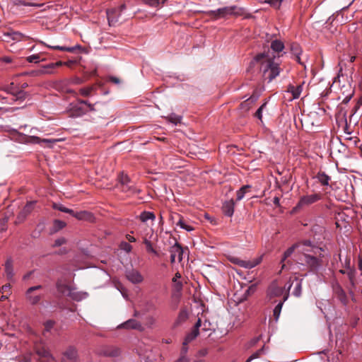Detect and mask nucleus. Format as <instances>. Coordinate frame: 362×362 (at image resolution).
I'll use <instances>...</instances> for the list:
<instances>
[{"instance_id": "5", "label": "nucleus", "mask_w": 362, "mask_h": 362, "mask_svg": "<svg viewBox=\"0 0 362 362\" xmlns=\"http://www.w3.org/2000/svg\"><path fill=\"white\" fill-rule=\"evenodd\" d=\"M0 90H3L11 94L13 96L12 100L13 101L22 102L25 100L28 95L27 92L20 90L19 87L13 82L3 88H1Z\"/></svg>"}, {"instance_id": "36", "label": "nucleus", "mask_w": 362, "mask_h": 362, "mask_svg": "<svg viewBox=\"0 0 362 362\" xmlns=\"http://www.w3.org/2000/svg\"><path fill=\"white\" fill-rule=\"evenodd\" d=\"M290 49L291 53L296 56V55H300L302 54V49L299 44L296 42H293L290 45Z\"/></svg>"}, {"instance_id": "38", "label": "nucleus", "mask_w": 362, "mask_h": 362, "mask_svg": "<svg viewBox=\"0 0 362 362\" xmlns=\"http://www.w3.org/2000/svg\"><path fill=\"white\" fill-rule=\"evenodd\" d=\"M296 248H298L297 243L288 247L284 253L281 262H284L287 258H288L294 252Z\"/></svg>"}, {"instance_id": "54", "label": "nucleus", "mask_w": 362, "mask_h": 362, "mask_svg": "<svg viewBox=\"0 0 362 362\" xmlns=\"http://www.w3.org/2000/svg\"><path fill=\"white\" fill-rule=\"evenodd\" d=\"M0 292L6 293L8 295H11V285L10 284H6L1 286L0 289Z\"/></svg>"}, {"instance_id": "49", "label": "nucleus", "mask_w": 362, "mask_h": 362, "mask_svg": "<svg viewBox=\"0 0 362 362\" xmlns=\"http://www.w3.org/2000/svg\"><path fill=\"white\" fill-rule=\"evenodd\" d=\"M79 104H81V105H84V107L88 109V112L95 110L93 105L89 103L87 100H80Z\"/></svg>"}, {"instance_id": "46", "label": "nucleus", "mask_w": 362, "mask_h": 362, "mask_svg": "<svg viewBox=\"0 0 362 362\" xmlns=\"http://www.w3.org/2000/svg\"><path fill=\"white\" fill-rule=\"evenodd\" d=\"M144 243V244L146 245V249L147 252L153 253V254H155L156 255H158L156 250H154V248L153 247V245H152V244H151L150 240H148L147 239H145Z\"/></svg>"}, {"instance_id": "51", "label": "nucleus", "mask_w": 362, "mask_h": 362, "mask_svg": "<svg viewBox=\"0 0 362 362\" xmlns=\"http://www.w3.org/2000/svg\"><path fill=\"white\" fill-rule=\"evenodd\" d=\"M266 105L267 103H263L255 112V117L260 120L262 118V110L265 108Z\"/></svg>"}, {"instance_id": "14", "label": "nucleus", "mask_w": 362, "mask_h": 362, "mask_svg": "<svg viewBox=\"0 0 362 362\" xmlns=\"http://www.w3.org/2000/svg\"><path fill=\"white\" fill-rule=\"evenodd\" d=\"M62 362H78L77 351L74 347H69L64 353Z\"/></svg>"}, {"instance_id": "9", "label": "nucleus", "mask_w": 362, "mask_h": 362, "mask_svg": "<svg viewBox=\"0 0 362 362\" xmlns=\"http://www.w3.org/2000/svg\"><path fill=\"white\" fill-rule=\"evenodd\" d=\"M332 287L334 292V294L337 298V299L344 305H346L348 303V298L347 296L343 289V288L341 286V285L339 284L337 281H334L332 283Z\"/></svg>"}, {"instance_id": "6", "label": "nucleus", "mask_w": 362, "mask_h": 362, "mask_svg": "<svg viewBox=\"0 0 362 362\" xmlns=\"http://www.w3.org/2000/svg\"><path fill=\"white\" fill-rule=\"evenodd\" d=\"M322 196L320 193H314L311 194H305L300 197L298 202L294 207V210L297 211L300 209L309 206L322 199Z\"/></svg>"}, {"instance_id": "48", "label": "nucleus", "mask_w": 362, "mask_h": 362, "mask_svg": "<svg viewBox=\"0 0 362 362\" xmlns=\"http://www.w3.org/2000/svg\"><path fill=\"white\" fill-rule=\"evenodd\" d=\"M40 54H32L27 57V61L30 63H37L40 61H43V59L40 60Z\"/></svg>"}, {"instance_id": "57", "label": "nucleus", "mask_w": 362, "mask_h": 362, "mask_svg": "<svg viewBox=\"0 0 362 362\" xmlns=\"http://www.w3.org/2000/svg\"><path fill=\"white\" fill-rule=\"evenodd\" d=\"M91 90V88H83L80 89V93L83 96H88L90 95Z\"/></svg>"}, {"instance_id": "30", "label": "nucleus", "mask_w": 362, "mask_h": 362, "mask_svg": "<svg viewBox=\"0 0 362 362\" xmlns=\"http://www.w3.org/2000/svg\"><path fill=\"white\" fill-rule=\"evenodd\" d=\"M317 178L322 186H328L330 177L324 172H320L317 175Z\"/></svg>"}, {"instance_id": "56", "label": "nucleus", "mask_w": 362, "mask_h": 362, "mask_svg": "<svg viewBox=\"0 0 362 362\" xmlns=\"http://www.w3.org/2000/svg\"><path fill=\"white\" fill-rule=\"evenodd\" d=\"M266 1L275 8H279L281 4V0H266Z\"/></svg>"}, {"instance_id": "61", "label": "nucleus", "mask_w": 362, "mask_h": 362, "mask_svg": "<svg viewBox=\"0 0 362 362\" xmlns=\"http://www.w3.org/2000/svg\"><path fill=\"white\" fill-rule=\"evenodd\" d=\"M53 325H54V322H52V321H47L45 323V329H46V330L47 331H49L53 327Z\"/></svg>"}, {"instance_id": "50", "label": "nucleus", "mask_w": 362, "mask_h": 362, "mask_svg": "<svg viewBox=\"0 0 362 362\" xmlns=\"http://www.w3.org/2000/svg\"><path fill=\"white\" fill-rule=\"evenodd\" d=\"M58 140L57 139H40L39 137V141L38 142H37L36 144H54Z\"/></svg>"}, {"instance_id": "18", "label": "nucleus", "mask_w": 362, "mask_h": 362, "mask_svg": "<svg viewBox=\"0 0 362 362\" xmlns=\"http://www.w3.org/2000/svg\"><path fill=\"white\" fill-rule=\"evenodd\" d=\"M36 353L41 358L40 360H44L45 362H56L54 356L45 347L37 348Z\"/></svg>"}, {"instance_id": "52", "label": "nucleus", "mask_w": 362, "mask_h": 362, "mask_svg": "<svg viewBox=\"0 0 362 362\" xmlns=\"http://www.w3.org/2000/svg\"><path fill=\"white\" fill-rule=\"evenodd\" d=\"M189 342H186V341L184 340L182 343V346L180 351V356H187V351H188V345Z\"/></svg>"}, {"instance_id": "7", "label": "nucleus", "mask_w": 362, "mask_h": 362, "mask_svg": "<svg viewBox=\"0 0 362 362\" xmlns=\"http://www.w3.org/2000/svg\"><path fill=\"white\" fill-rule=\"evenodd\" d=\"M11 134L18 142L22 144H33L37 143L39 141V137L36 136H28L26 134L18 132L16 129H11Z\"/></svg>"}, {"instance_id": "41", "label": "nucleus", "mask_w": 362, "mask_h": 362, "mask_svg": "<svg viewBox=\"0 0 362 362\" xmlns=\"http://www.w3.org/2000/svg\"><path fill=\"white\" fill-rule=\"evenodd\" d=\"M177 226H179L181 228L185 229L187 231H192L194 230V228L192 226L188 225L182 218H180L177 223Z\"/></svg>"}, {"instance_id": "39", "label": "nucleus", "mask_w": 362, "mask_h": 362, "mask_svg": "<svg viewBox=\"0 0 362 362\" xmlns=\"http://www.w3.org/2000/svg\"><path fill=\"white\" fill-rule=\"evenodd\" d=\"M74 217L78 220H86L89 217H91V214L86 211H76L74 214Z\"/></svg>"}, {"instance_id": "33", "label": "nucleus", "mask_w": 362, "mask_h": 362, "mask_svg": "<svg viewBox=\"0 0 362 362\" xmlns=\"http://www.w3.org/2000/svg\"><path fill=\"white\" fill-rule=\"evenodd\" d=\"M182 277L180 272H177L173 278V282L175 284V288L177 291H180L182 289V283L180 281Z\"/></svg>"}, {"instance_id": "62", "label": "nucleus", "mask_w": 362, "mask_h": 362, "mask_svg": "<svg viewBox=\"0 0 362 362\" xmlns=\"http://www.w3.org/2000/svg\"><path fill=\"white\" fill-rule=\"evenodd\" d=\"M361 104H362V100H359L358 101L356 105H355V107L352 110V115H354L357 112V110H358V108Z\"/></svg>"}, {"instance_id": "8", "label": "nucleus", "mask_w": 362, "mask_h": 362, "mask_svg": "<svg viewBox=\"0 0 362 362\" xmlns=\"http://www.w3.org/2000/svg\"><path fill=\"white\" fill-rule=\"evenodd\" d=\"M230 262L239 267L245 268V269H252L258 265L262 259V257L256 258L252 261L250 260H243L236 257H232L230 258Z\"/></svg>"}, {"instance_id": "1", "label": "nucleus", "mask_w": 362, "mask_h": 362, "mask_svg": "<svg viewBox=\"0 0 362 362\" xmlns=\"http://www.w3.org/2000/svg\"><path fill=\"white\" fill-rule=\"evenodd\" d=\"M251 63L252 64H259V69L262 72L263 77L268 82H271L278 76L281 71L279 63L275 62L274 58L270 57L265 52L257 54Z\"/></svg>"}, {"instance_id": "64", "label": "nucleus", "mask_w": 362, "mask_h": 362, "mask_svg": "<svg viewBox=\"0 0 362 362\" xmlns=\"http://www.w3.org/2000/svg\"><path fill=\"white\" fill-rule=\"evenodd\" d=\"M201 325H202V320L200 318H199L197 321V322L195 323L193 329L197 330V331H199V327H201Z\"/></svg>"}, {"instance_id": "42", "label": "nucleus", "mask_w": 362, "mask_h": 362, "mask_svg": "<svg viewBox=\"0 0 362 362\" xmlns=\"http://www.w3.org/2000/svg\"><path fill=\"white\" fill-rule=\"evenodd\" d=\"M199 334V331H197L192 329V331L187 334L184 340L186 341V342L190 343L192 341L197 338Z\"/></svg>"}, {"instance_id": "58", "label": "nucleus", "mask_w": 362, "mask_h": 362, "mask_svg": "<svg viewBox=\"0 0 362 362\" xmlns=\"http://www.w3.org/2000/svg\"><path fill=\"white\" fill-rule=\"evenodd\" d=\"M174 362H190V360L187 356H180Z\"/></svg>"}, {"instance_id": "12", "label": "nucleus", "mask_w": 362, "mask_h": 362, "mask_svg": "<svg viewBox=\"0 0 362 362\" xmlns=\"http://www.w3.org/2000/svg\"><path fill=\"white\" fill-rule=\"evenodd\" d=\"M169 252L170 253V262L172 264L175 262L176 259H177L179 262L182 261L183 250L180 244L175 243L170 247Z\"/></svg>"}, {"instance_id": "23", "label": "nucleus", "mask_w": 362, "mask_h": 362, "mask_svg": "<svg viewBox=\"0 0 362 362\" xmlns=\"http://www.w3.org/2000/svg\"><path fill=\"white\" fill-rule=\"evenodd\" d=\"M56 288L58 292L62 294H67L71 289V287L63 279H58L57 281Z\"/></svg>"}, {"instance_id": "63", "label": "nucleus", "mask_w": 362, "mask_h": 362, "mask_svg": "<svg viewBox=\"0 0 362 362\" xmlns=\"http://www.w3.org/2000/svg\"><path fill=\"white\" fill-rule=\"evenodd\" d=\"M64 243H65L64 238H59L55 240L54 245L60 246V245H63Z\"/></svg>"}, {"instance_id": "20", "label": "nucleus", "mask_w": 362, "mask_h": 362, "mask_svg": "<svg viewBox=\"0 0 362 362\" xmlns=\"http://www.w3.org/2000/svg\"><path fill=\"white\" fill-rule=\"evenodd\" d=\"M235 209V202L233 199L223 202L222 211L224 215L231 217L233 215Z\"/></svg>"}, {"instance_id": "19", "label": "nucleus", "mask_w": 362, "mask_h": 362, "mask_svg": "<svg viewBox=\"0 0 362 362\" xmlns=\"http://www.w3.org/2000/svg\"><path fill=\"white\" fill-rule=\"evenodd\" d=\"M100 354L105 356L116 357L120 354V349L115 346H105L100 351Z\"/></svg>"}, {"instance_id": "31", "label": "nucleus", "mask_w": 362, "mask_h": 362, "mask_svg": "<svg viewBox=\"0 0 362 362\" xmlns=\"http://www.w3.org/2000/svg\"><path fill=\"white\" fill-rule=\"evenodd\" d=\"M156 218L155 214L153 212L151 211H143L139 215V219L141 221L145 223L148 221V220H154Z\"/></svg>"}, {"instance_id": "60", "label": "nucleus", "mask_w": 362, "mask_h": 362, "mask_svg": "<svg viewBox=\"0 0 362 362\" xmlns=\"http://www.w3.org/2000/svg\"><path fill=\"white\" fill-rule=\"evenodd\" d=\"M12 62V59L10 57H3L0 58V62H4V63H11Z\"/></svg>"}, {"instance_id": "15", "label": "nucleus", "mask_w": 362, "mask_h": 362, "mask_svg": "<svg viewBox=\"0 0 362 362\" xmlns=\"http://www.w3.org/2000/svg\"><path fill=\"white\" fill-rule=\"evenodd\" d=\"M284 293V288L279 286L276 281H273L267 289V296L269 298L281 296Z\"/></svg>"}, {"instance_id": "32", "label": "nucleus", "mask_w": 362, "mask_h": 362, "mask_svg": "<svg viewBox=\"0 0 362 362\" xmlns=\"http://www.w3.org/2000/svg\"><path fill=\"white\" fill-rule=\"evenodd\" d=\"M6 36L9 37L11 40L16 41H20L24 39H27L28 37L20 32H11L6 34Z\"/></svg>"}, {"instance_id": "13", "label": "nucleus", "mask_w": 362, "mask_h": 362, "mask_svg": "<svg viewBox=\"0 0 362 362\" xmlns=\"http://www.w3.org/2000/svg\"><path fill=\"white\" fill-rule=\"evenodd\" d=\"M119 329L143 330L142 325L135 319H129L117 326Z\"/></svg>"}, {"instance_id": "34", "label": "nucleus", "mask_w": 362, "mask_h": 362, "mask_svg": "<svg viewBox=\"0 0 362 362\" xmlns=\"http://www.w3.org/2000/svg\"><path fill=\"white\" fill-rule=\"evenodd\" d=\"M5 272L8 279H11L13 276L12 261L11 259L6 260L5 263Z\"/></svg>"}, {"instance_id": "26", "label": "nucleus", "mask_w": 362, "mask_h": 362, "mask_svg": "<svg viewBox=\"0 0 362 362\" xmlns=\"http://www.w3.org/2000/svg\"><path fill=\"white\" fill-rule=\"evenodd\" d=\"M67 295L76 301L81 300L82 299L86 298L87 296L86 293L76 291L71 288L69 290Z\"/></svg>"}, {"instance_id": "59", "label": "nucleus", "mask_w": 362, "mask_h": 362, "mask_svg": "<svg viewBox=\"0 0 362 362\" xmlns=\"http://www.w3.org/2000/svg\"><path fill=\"white\" fill-rule=\"evenodd\" d=\"M7 218L0 220V231H4V230H6V224L7 223Z\"/></svg>"}, {"instance_id": "55", "label": "nucleus", "mask_w": 362, "mask_h": 362, "mask_svg": "<svg viewBox=\"0 0 362 362\" xmlns=\"http://www.w3.org/2000/svg\"><path fill=\"white\" fill-rule=\"evenodd\" d=\"M53 208L54 209L59 210V211H60L62 212H64V213H66L67 212V209H68V208L64 206L63 205L59 204H56V203H54L53 204Z\"/></svg>"}, {"instance_id": "2", "label": "nucleus", "mask_w": 362, "mask_h": 362, "mask_svg": "<svg viewBox=\"0 0 362 362\" xmlns=\"http://www.w3.org/2000/svg\"><path fill=\"white\" fill-rule=\"evenodd\" d=\"M245 13V9L244 8L233 5L211 10L208 12V14L213 19L218 20L228 18L230 16L239 17L243 16Z\"/></svg>"}, {"instance_id": "35", "label": "nucleus", "mask_w": 362, "mask_h": 362, "mask_svg": "<svg viewBox=\"0 0 362 362\" xmlns=\"http://www.w3.org/2000/svg\"><path fill=\"white\" fill-rule=\"evenodd\" d=\"M251 188V186L249 185H243L242 187L237 191V201H240L245 197V194L247 192V191Z\"/></svg>"}, {"instance_id": "47", "label": "nucleus", "mask_w": 362, "mask_h": 362, "mask_svg": "<svg viewBox=\"0 0 362 362\" xmlns=\"http://www.w3.org/2000/svg\"><path fill=\"white\" fill-rule=\"evenodd\" d=\"M119 248L122 250H124L126 252L129 253V252H130L132 251V246L129 243L122 241V242H121V243L119 245Z\"/></svg>"}, {"instance_id": "45", "label": "nucleus", "mask_w": 362, "mask_h": 362, "mask_svg": "<svg viewBox=\"0 0 362 362\" xmlns=\"http://www.w3.org/2000/svg\"><path fill=\"white\" fill-rule=\"evenodd\" d=\"M44 70L40 71L39 72L41 74H52V69H55L54 63H50L47 65L43 66Z\"/></svg>"}, {"instance_id": "27", "label": "nucleus", "mask_w": 362, "mask_h": 362, "mask_svg": "<svg viewBox=\"0 0 362 362\" xmlns=\"http://www.w3.org/2000/svg\"><path fill=\"white\" fill-rule=\"evenodd\" d=\"M288 296H285L283 300L280 301L274 308L273 316L276 322H277L279 318L283 304L285 302V300H286Z\"/></svg>"}, {"instance_id": "25", "label": "nucleus", "mask_w": 362, "mask_h": 362, "mask_svg": "<svg viewBox=\"0 0 362 362\" xmlns=\"http://www.w3.org/2000/svg\"><path fill=\"white\" fill-rule=\"evenodd\" d=\"M297 245H298V248H299V251L303 252L304 254L306 252L312 251V250L307 249V247H310L312 249L317 248L316 247L314 246V245L313 244V243L310 240L302 241L300 243H297Z\"/></svg>"}, {"instance_id": "16", "label": "nucleus", "mask_w": 362, "mask_h": 362, "mask_svg": "<svg viewBox=\"0 0 362 362\" xmlns=\"http://www.w3.org/2000/svg\"><path fill=\"white\" fill-rule=\"evenodd\" d=\"M126 9V5L124 4H122L117 8L107 10V16L110 25H113L117 21V18H115V13L118 12V16L121 15V13Z\"/></svg>"}, {"instance_id": "21", "label": "nucleus", "mask_w": 362, "mask_h": 362, "mask_svg": "<svg viewBox=\"0 0 362 362\" xmlns=\"http://www.w3.org/2000/svg\"><path fill=\"white\" fill-rule=\"evenodd\" d=\"M303 82L301 84L294 86L293 84H289L287 86L286 91L292 94L293 99L298 98L303 90Z\"/></svg>"}, {"instance_id": "4", "label": "nucleus", "mask_w": 362, "mask_h": 362, "mask_svg": "<svg viewBox=\"0 0 362 362\" xmlns=\"http://www.w3.org/2000/svg\"><path fill=\"white\" fill-rule=\"evenodd\" d=\"M42 288V286L37 285L31 286L26 290L25 293V298L30 305H37L40 302L42 298L44 297V294L38 293L37 291Z\"/></svg>"}, {"instance_id": "3", "label": "nucleus", "mask_w": 362, "mask_h": 362, "mask_svg": "<svg viewBox=\"0 0 362 362\" xmlns=\"http://www.w3.org/2000/svg\"><path fill=\"white\" fill-rule=\"evenodd\" d=\"M118 187L120 190L128 195L139 193L140 190L136 186L134 182L130 180L127 175L122 173L119 176Z\"/></svg>"}, {"instance_id": "43", "label": "nucleus", "mask_w": 362, "mask_h": 362, "mask_svg": "<svg viewBox=\"0 0 362 362\" xmlns=\"http://www.w3.org/2000/svg\"><path fill=\"white\" fill-rule=\"evenodd\" d=\"M355 275L356 271L354 269L347 270V276L352 287L355 286Z\"/></svg>"}, {"instance_id": "37", "label": "nucleus", "mask_w": 362, "mask_h": 362, "mask_svg": "<svg viewBox=\"0 0 362 362\" xmlns=\"http://www.w3.org/2000/svg\"><path fill=\"white\" fill-rule=\"evenodd\" d=\"M168 122L177 125L181 122L182 117L175 113L170 114L167 117Z\"/></svg>"}, {"instance_id": "10", "label": "nucleus", "mask_w": 362, "mask_h": 362, "mask_svg": "<svg viewBox=\"0 0 362 362\" xmlns=\"http://www.w3.org/2000/svg\"><path fill=\"white\" fill-rule=\"evenodd\" d=\"M304 260L311 272H317L321 267L320 259L308 254H304Z\"/></svg>"}, {"instance_id": "28", "label": "nucleus", "mask_w": 362, "mask_h": 362, "mask_svg": "<svg viewBox=\"0 0 362 362\" xmlns=\"http://www.w3.org/2000/svg\"><path fill=\"white\" fill-rule=\"evenodd\" d=\"M73 110L76 116H81L88 112V109L86 108L84 105H81L79 100L73 107Z\"/></svg>"}, {"instance_id": "24", "label": "nucleus", "mask_w": 362, "mask_h": 362, "mask_svg": "<svg viewBox=\"0 0 362 362\" xmlns=\"http://www.w3.org/2000/svg\"><path fill=\"white\" fill-rule=\"evenodd\" d=\"M189 317V313L187 309L182 308L180 310L178 316L175 322V326H179L187 321Z\"/></svg>"}, {"instance_id": "44", "label": "nucleus", "mask_w": 362, "mask_h": 362, "mask_svg": "<svg viewBox=\"0 0 362 362\" xmlns=\"http://www.w3.org/2000/svg\"><path fill=\"white\" fill-rule=\"evenodd\" d=\"M145 4L151 7H158L160 4H163L165 3V0H163L160 2V0H145Z\"/></svg>"}, {"instance_id": "53", "label": "nucleus", "mask_w": 362, "mask_h": 362, "mask_svg": "<svg viewBox=\"0 0 362 362\" xmlns=\"http://www.w3.org/2000/svg\"><path fill=\"white\" fill-rule=\"evenodd\" d=\"M54 225L57 230H60L65 227L66 223L62 221L55 220Z\"/></svg>"}, {"instance_id": "29", "label": "nucleus", "mask_w": 362, "mask_h": 362, "mask_svg": "<svg viewBox=\"0 0 362 362\" xmlns=\"http://www.w3.org/2000/svg\"><path fill=\"white\" fill-rule=\"evenodd\" d=\"M284 47V42L279 40H274L271 42V49L275 52H282Z\"/></svg>"}, {"instance_id": "17", "label": "nucleus", "mask_w": 362, "mask_h": 362, "mask_svg": "<svg viewBox=\"0 0 362 362\" xmlns=\"http://www.w3.org/2000/svg\"><path fill=\"white\" fill-rule=\"evenodd\" d=\"M127 279L132 284H139L143 281V276L139 272L131 269L126 272Z\"/></svg>"}, {"instance_id": "40", "label": "nucleus", "mask_w": 362, "mask_h": 362, "mask_svg": "<svg viewBox=\"0 0 362 362\" xmlns=\"http://www.w3.org/2000/svg\"><path fill=\"white\" fill-rule=\"evenodd\" d=\"M301 291H302L301 280L298 281V279H296V283H295L294 289L293 291V294L296 297H299L301 295Z\"/></svg>"}, {"instance_id": "22", "label": "nucleus", "mask_w": 362, "mask_h": 362, "mask_svg": "<svg viewBox=\"0 0 362 362\" xmlns=\"http://www.w3.org/2000/svg\"><path fill=\"white\" fill-rule=\"evenodd\" d=\"M47 47L53 49H57L61 51H66L71 53L76 52L77 50H81L82 47L80 45H76L75 46L72 47H66V46H50L48 45H45Z\"/></svg>"}, {"instance_id": "11", "label": "nucleus", "mask_w": 362, "mask_h": 362, "mask_svg": "<svg viewBox=\"0 0 362 362\" xmlns=\"http://www.w3.org/2000/svg\"><path fill=\"white\" fill-rule=\"evenodd\" d=\"M35 202H28L23 209L18 213L15 223L16 224L23 222L26 217L32 212L34 209Z\"/></svg>"}]
</instances>
